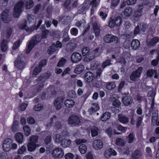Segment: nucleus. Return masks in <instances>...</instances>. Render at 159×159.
Instances as JSON below:
<instances>
[{
	"instance_id": "1",
	"label": "nucleus",
	"mask_w": 159,
	"mask_h": 159,
	"mask_svg": "<svg viewBox=\"0 0 159 159\" xmlns=\"http://www.w3.org/2000/svg\"><path fill=\"white\" fill-rule=\"evenodd\" d=\"M24 5L26 9L31 8L34 5L32 0H22L19 1L14 7L13 16L15 18H18L21 12V8Z\"/></svg>"
},
{
	"instance_id": "2",
	"label": "nucleus",
	"mask_w": 159,
	"mask_h": 159,
	"mask_svg": "<svg viewBox=\"0 0 159 159\" xmlns=\"http://www.w3.org/2000/svg\"><path fill=\"white\" fill-rule=\"evenodd\" d=\"M17 144L13 142L12 140L10 139H5L3 143L2 148L5 152H8L11 149L15 150L17 149Z\"/></svg>"
},
{
	"instance_id": "3",
	"label": "nucleus",
	"mask_w": 159,
	"mask_h": 159,
	"mask_svg": "<svg viewBox=\"0 0 159 159\" xmlns=\"http://www.w3.org/2000/svg\"><path fill=\"white\" fill-rule=\"evenodd\" d=\"M40 35H37L33 37L31 40L28 45L26 53H29L34 46L39 42L41 39Z\"/></svg>"
},
{
	"instance_id": "4",
	"label": "nucleus",
	"mask_w": 159,
	"mask_h": 159,
	"mask_svg": "<svg viewBox=\"0 0 159 159\" xmlns=\"http://www.w3.org/2000/svg\"><path fill=\"white\" fill-rule=\"evenodd\" d=\"M82 52L84 56H86L84 60L85 61H90L94 57L93 53L89 52V48L88 47H84L82 50Z\"/></svg>"
},
{
	"instance_id": "5",
	"label": "nucleus",
	"mask_w": 159,
	"mask_h": 159,
	"mask_svg": "<svg viewBox=\"0 0 159 159\" xmlns=\"http://www.w3.org/2000/svg\"><path fill=\"white\" fill-rule=\"evenodd\" d=\"M99 4L97 0H87L84 1L82 4V8L83 9H87L89 7L90 5L93 7H96Z\"/></svg>"
},
{
	"instance_id": "6",
	"label": "nucleus",
	"mask_w": 159,
	"mask_h": 159,
	"mask_svg": "<svg viewBox=\"0 0 159 159\" xmlns=\"http://www.w3.org/2000/svg\"><path fill=\"white\" fill-rule=\"evenodd\" d=\"M142 70V67H139L136 71L133 72L130 75V79L133 81H137L139 78Z\"/></svg>"
},
{
	"instance_id": "7",
	"label": "nucleus",
	"mask_w": 159,
	"mask_h": 159,
	"mask_svg": "<svg viewBox=\"0 0 159 159\" xmlns=\"http://www.w3.org/2000/svg\"><path fill=\"white\" fill-rule=\"evenodd\" d=\"M104 40L107 43L115 44L117 43L118 38L116 36L112 34H108L104 37Z\"/></svg>"
},
{
	"instance_id": "8",
	"label": "nucleus",
	"mask_w": 159,
	"mask_h": 159,
	"mask_svg": "<svg viewBox=\"0 0 159 159\" xmlns=\"http://www.w3.org/2000/svg\"><path fill=\"white\" fill-rule=\"evenodd\" d=\"M52 154L53 157L55 158H60L63 157L64 153L61 148H57L53 150Z\"/></svg>"
},
{
	"instance_id": "9",
	"label": "nucleus",
	"mask_w": 159,
	"mask_h": 159,
	"mask_svg": "<svg viewBox=\"0 0 159 159\" xmlns=\"http://www.w3.org/2000/svg\"><path fill=\"white\" fill-rule=\"evenodd\" d=\"M68 123L72 126H75L80 125V119L77 116L72 115L69 118Z\"/></svg>"
},
{
	"instance_id": "10",
	"label": "nucleus",
	"mask_w": 159,
	"mask_h": 159,
	"mask_svg": "<svg viewBox=\"0 0 159 159\" xmlns=\"http://www.w3.org/2000/svg\"><path fill=\"white\" fill-rule=\"evenodd\" d=\"M9 13V11L8 9H6L2 12L1 15V19L4 22L7 23L10 21Z\"/></svg>"
},
{
	"instance_id": "11",
	"label": "nucleus",
	"mask_w": 159,
	"mask_h": 159,
	"mask_svg": "<svg viewBox=\"0 0 159 159\" xmlns=\"http://www.w3.org/2000/svg\"><path fill=\"white\" fill-rule=\"evenodd\" d=\"M64 100L63 97H60L55 100L54 102V105L56 110H59L61 108Z\"/></svg>"
},
{
	"instance_id": "12",
	"label": "nucleus",
	"mask_w": 159,
	"mask_h": 159,
	"mask_svg": "<svg viewBox=\"0 0 159 159\" xmlns=\"http://www.w3.org/2000/svg\"><path fill=\"white\" fill-rule=\"evenodd\" d=\"M82 57L81 54L77 52L72 54L71 57V60L74 63H77L81 60Z\"/></svg>"
},
{
	"instance_id": "13",
	"label": "nucleus",
	"mask_w": 159,
	"mask_h": 159,
	"mask_svg": "<svg viewBox=\"0 0 159 159\" xmlns=\"http://www.w3.org/2000/svg\"><path fill=\"white\" fill-rule=\"evenodd\" d=\"M103 146L102 142L99 139L94 140L93 143V148L95 149L99 150L102 148Z\"/></svg>"
},
{
	"instance_id": "14",
	"label": "nucleus",
	"mask_w": 159,
	"mask_h": 159,
	"mask_svg": "<svg viewBox=\"0 0 159 159\" xmlns=\"http://www.w3.org/2000/svg\"><path fill=\"white\" fill-rule=\"evenodd\" d=\"M116 154V152L111 148L107 149L104 153L105 157L107 158H109L111 156H115Z\"/></svg>"
},
{
	"instance_id": "15",
	"label": "nucleus",
	"mask_w": 159,
	"mask_h": 159,
	"mask_svg": "<svg viewBox=\"0 0 159 159\" xmlns=\"http://www.w3.org/2000/svg\"><path fill=\"white\" fill-rule=\"evenodd\" d=\"M65 138V136L63 135V133L61 134H57L54 135L53 137V139L55 142L57 143H62L63 139Z\"/></svg>"
},
{
	"instance_id": "16",
	"label": "nucleus",
	"mask_w": 159,
	"mask_h": 159,
	"mask_svg": "<svg viewBox=\"0 0 159 159\" xmlns=\"http://www.w3.org/2000/svg\"><path fill=\"white\" fill-rule=\"evenodd\" d=\"M133 101L132 98L127 96L124 97L122 99L123 104L126 106L130 105L133 102Z\"/></svg>"
},
{
	"instance_id": "17",
	"label": "nucleus",
	"mask_w": 159,
	"mask_h": 159,
	"mask_svg": "<svg viewBox=\"0 0 159 159\" xmlns=\"http://www.w3.org/2000/svg\"><path fill=\"white\" fill-rule=\"evenodd\" d=\"M94 78V75L91 72H87L84 75V80L88 82L92 81Z\"/></svg>"
},
{
	"instance_id": "18",
	"label": "nucleus",
	"mask_w": 159,
	"mask_h": 159,
	"mask_svg": "<svg viewBox=\"0 0 159 159\" xmlns=\"http://www.w3.org/2000/svg\"><path fill=\"white\" fill-rule=\"evenodd\" d=\"M99 109L98 105L97 103H93L92 104V107L89 109L88 111L90 114H92L97 111Z\"/></svg>"
},
{
	"instance_id": "19",
	"label": "nucleus",
	"mask_w": 159,
	"mask_h": 159,
	"mask_svg": "<svg viewBox=\"0 0 159 159\" xmlns=\"http://www.w3.org/2000/svg\"><path fill=\"white\" fill-rule=\"evenodd\" d=\"M139 8L135 11L134 13V16L135 17H139L141 16L142 15V10L143 8V5L142 4H139Z\"/></svg>"
},
{
	"instance_id": "20",
	"label": "nucleus",
	"mask_w": 159,
	"mask_h": 159,
	"mask_svg": "<svg viewBox=\"0 0 159 159\" xmlns=\"http://www.w3.org/2000/svg\"><path fill=\"white\" fill-rule=\"evenodd\" d=\"M153 75L155 78H157L158 76V74L157 73V71L156 70L149 69L147 70V76L148 77H151Z\"/></svg>"
},
{
	"instance_id": "21",
	"label": "nucleus",
	"mask_w": 159,
	"mask_h": 159,
	"mask_svg": "<svg viewBox=\"0 0 159 159\" xmlns=\"http://www.w3.org/2000/svg\"><path fill=\"white\" fill-rule=\"evenodd\" d=\"M131 47L134 50L138 49L140 46V43L138 39H134L131 43Z\"/></svg>"
},
{
	"instance_id": "22",
	"label": "nucleus",
	"mask_w": 159,
	"mask_h": 159,
	"mask_svg": "<svg viewBox=\"0 0 159 159\" xmlns=\"http://www.w3.org/2000/svg\"><path fill=\"white\" fill-rule=\"evenodd\" d=\"M75 102L72 99H70L66 100L64 102L65 107L67 108H71L75 105Z\"/></svg>"
},
{
	"instance_id": "23",
	"label": "nucleus",
	"mask_w": 159,
	"mask_h": 159,
	"mask_svg": "<svg viewBox=\"0 0 159 159\" xmlns=\"http://www.w3.org/2000/svg\"><path fill=\"white\" fill-rule=\"evenodd\" d=\"M16 141L19 143H21L23 140V136L22 133L18 132L16 133L15 136Z\"/></svg>"
},
{
	"instance_id": "24",
	"label": "nucleus",
	"mask_w": 159,
	"mask_h": 159,
	"mask_svg": "<svg viewBox=\"0 0 159 159\" xmlns=\"http://www.w3.org/2000/svg\"><path fill=\"white\" fill-rule=\"evenodd\" d=\"M118 120L123 124H126L129 122V119L127 117L120 114L118 115Z\"/></svg>"
},
{
	"instance_id": "25",
	"label": "nucleus",
	"mask_w": 159,
	"mask_h": 159,
	"mask_svg": "<svg viewBox=\"0 0 159 159\" xmlns=\"http://www.w3.org/2000/svg\"><path fill=\"white\" fill-rule=\"evenodd\" d=\"M25 63L22 61L21 60H19V58L16 61L15 66L19 69H22L23 68L24 66Z\"/></svg>"
},
{
	"instance_id": "26",
	"label": "nucleus",
	"mask_w": 159,
	"mask_h": 159,
	"mask_svg": "<svg viewBox=\"0 0 159 159\" xmlns=\"http://www.w3.org/2000/svg\"><path fill=\"white\" fill-rule=\"evenodd\" d=\"M143 88L146 90H149L148 91V95L149 97H153L155 95V92L150 87L145 85L143 86Z\"/></svg>"
},
{
	"instance_id": "27",
	"label": "nucleus",
	"mask_w": 159,
	"mask_h": 159,
	"mask_svg": "<svg viewBox=\"0 0 159 159\" xmlns=\"http://www.w3.org/2000/svg\"><path fill=\"white\" fill-rule=\"evenodd\" d=\"M133 10L130 7H126L124 10L123 13L125 16L129 17L132 14Z\"/></svg>"
},
{
	"instance_id": "28",
	"label": "nucleus",
	"mask_w": 159,
	"mask_h": 159,
	"mask_svg": "<svg viewBox=\"0 0 159 159\" xmlns=\"http://www.w3.org/2000/svg\"><path fill=\"white\" fill-rule=\"evenodd\" d=\"M27 149L29 151L32 152L34 151L37 147L36 144L35 143H32L29 142L27 144Z\"/></svg>"
},
{
	"instance_id": "29",
	"label": "nucleus",
	"mask_w": 159,
	"mask_h": 159,
	"mask_svg": "<svg viewBox=\"0 0 159 159\" xmlns=\"http://www.w3.org/2000/svg\"><path fill=\"white\" fill-rule=\"evenodd\" d=\"M91 136L93 137L97 136L98 134L99 129L97 127L93 126L90 128Z\"/></svg>"
},
{
	"instance_id": "30",
	"label": "nucleus",
	"mask_w": 159,
	"mask_h": 159,
	"mask_svg": "<svg viewBox=\"0 0 159 159\" xmlns=\"http://www.w3.org/2000/svg\"><path fill=\"white\" fill-rule=\"evenodd\" d=\"M159 41V38L157 37L154 38L148 41V44L149 45L153 46Z\"/></svg>"
},
{
	"instance_id": "31",
	"label": "nucleus",
	"mask_w": 159,
	"mask_h": 159,
	"mask_svg": "<svg viewBox=\"0 0 159 159\" xmlns=\"http://www.w3.org/2000/svg\"><path fill=\"white\" fill-rule=\"evenodd\" d=\"M111 114L109 112H106L103 113L101 117V120L102 121H105L110 119Z\"/></svg>"
},
{
	"instance_id": "32",
	"label": "nucleus",
	"mask_w": 159,
	"mask_h": 159,
	"mask_svg": "<svg viewBox=\"0 0 159 159\" xmlns=\"http://www.w3.org/2000/svg\"><path fill=\"white\" fill-rule=\"evenodd\" d=\"M84 67L82 65H78L75 68L74 72L77 74H79L81 73L84 70Z\"/></svg>"
},
{
	"instance_id": "33",
	"label": "nucleus",
	"mask_w": 159,
	"mask_h": 159,
	"mask_svg": "<svg viewBox=\"0 0 159 159\" xmlns=\"http://www.w3.org/2000/svg\"><path fill=\"white\" fill-rule=\"evenodd\" d=\"M23 129L24 134L25 136H28L30 135L31 133V129L29 126L27 125H24L23 127Z\"/></svg>"
},
{
	"instance_id": "34",
	"label": "nucleus",
	"mask_w": 159,
	"mask_h": 159,
	"mask_svg": "<svg viewBox=\"0 0 159 159\" xmlns=\"http://www.w3.org/2000/svg\"><path fill=\"white\" fill-rule=\"evenodd\" d=\"M7 41L6 40H3L1 43V49L2 51L5 52L7 50L8 48V46L7 45Z\"/></svg>"
},
{
	"instance_id": "35",
	"label": "nucleus",
	"mask_w": 159,
	"mask_h": 159,
	"mask_svg": "<svg viewBox=\"0 0 159 159\" xmlns=\"http://www.w3.org/2000/svg\"><path fill=\"white\" fill-rule=\"evenodd\" d=\"M116 87V84L114 82H111L107 83L106 85V89L108 90H111L114 89Z\"/></svg>"
},
{
	"instance_id": "36",
	"label": "nucleus",
	"mask_w": 159,
	"mask_h": 159,
	"mask_svg": "<svg viewBox=\"0 0 159 159\" xmlns=\"http://www.w3.org/2000/svg\"><path fill=\"white\" fill-rule=\"evenodd\" d=\"M115 143L116 145L119 146H123L125 144V142L123 139L120 138L116 139Z\"/></svg>"
},
{
	"instance_id": "37",
	"label": "nucleus",
	"mask_w": 159,
	"mask_h": 159,
	"mask_svg": "<svg viewBox=\"0 0 159 159\" xmlns=\"http://www.w3.org/2000/svg\"><path fill=\"white\" fill-rule=\"evenodd\" d=\"M71 143L70 139H65V138L62 142L61 145L63 148H66L69 146Z\"/></svg>"
},
{
	"instance_id": "38",
	"label": "nucleus",
	"mask_w": 159,
	"mask_h": 159,
	"mask_svg": "<svg viewBox=\"0 0 159 159\" xmlns=\"http://www.w3.org/2000/svg\"><path fill=\"white\" fill-rule=\"evenodd\" d=\"M106 133L109 137H111L113 134H120V133L117 132L116 130H114L113 131H112L111 129V128H109L107 129L106 130Z\"/></svg>"
},
{
	"instance_id": "39",
	"label": "nucleus",
	"mask_w": 159,
	"mask_h": 159,
	"mask_svg": "<svg viewBox=\"0 0 159 159\" xmlns=\"http://www.w3.org/2000/svg\"><path fill=\"white\" fill-rule=\"evenodd\" d=\"M141 156L140 152L136 150L133 152L132 154V157L133 159H136L139 158Z\"/></svg>"
},
{
	"instance_id": "40",
	"label": "nucleus",
	"mask_w": 159,
	"mask_h": 159,
	"mask_svg": "<svg viewBox=\"0 0 159 159\" xmlns=\"http://www.w3.org/2000/svg\"><path fill=\"white\" fill-rule=\"evenodd\" d=\"M79 150L81 154H84L86 152L87 148L85 144H82L79 146Z\"/></svg>"
},
{
	"instance_id": "41",
	"label": "nucleus",
	"mask_w": 159,
	"mask_h": 159,
	"mask_svg": "<svg viewBox=\"0 0 159 159\" xmlns=\"http://www.w3.org/2000/svg\"><path fill=\"white\" fill-rule=\"evenodd\" d=\"M158 111L155 112V113L152 114V123L153 125H155L157 119Z\"/></svg>"
},
{
	"instance_id": "42",
	"label": "nucleus",
	"mask_w": 159,
	"mask_h": 159,
	"mask_svg": "<svg viewBox=\"0 0 159 159\" xmlns=\"http://www.w3.org/2000/svg\"><path fill=\"white\" fill-rule=\"evenodd\" d=\"M38 140V137L37 136L33 135L30 137L29 139V142L32 143H37Z\"/></svg>"
},
{
	"instance_id": "43",
	"label": "nucleus",
	"mask_w": 159,
	"mask_h": 159,
	"mask_svg": "<svg viewBox=\"0 0 159 159\" xmlns=\"http://www.w3.org/2000/svg\"><path fill=\"white\" fill-rule=\"evenodd\" d=\"M115 23L116 26H119L122 23V19L120 17H117L113 19Z\"/></svg>"
},
{
	"instance_id": "44",
	"label": "nucleus",
	"mask_w": 159,
	"mask_h": 159,
	"mask_svg": "<svg viewBox=\"0 0 159 159\" xmlns=\"http://www.w3.org/2000/svg\"><path fill=\"white\" fill-rule=\"evenodd\" d=\"M86 25V22L84 20H82L77 22L75 24L79 28L84 27Z\"/></svg>"
},
{
	"instance_id": "45",
	"label": "nucleus",
	"mask_w": 159,
	"mask_h": 159,
	"mask_svg": "<svg viewBox=\"0 0 159 159\" xmlns=\"http://www.w3.org/2000/svg\"><path fill=\"white\" fill-rule=\"evenodd\" d=\"M18 122L17 120H14L12 124L11 128V130L13 132H16L17 130V125Z\"/></svg>"
},
{
	"instance_id": "46",
	"label": "nucleus",
	"mask_w": 159,
	"mask_h": 159,
	"mask_svg": "<svg viewBox=\"0 0 159 159\" xmlns=\"http://www.w3.org/2000/svg\"><path fill=\"white\" fill-rule=\"evenodd\" d=\"M27 26L26 25V21L25 20L20 22L19 25V28L21 29L25 30Z\"/></svg>"
},
{
	"instance_id": "47",
	"label": "nucleus",
	"mask_w": 159,
	"mask_h": 159,
	"mask_svg": "<svg viewBox=\"0 0 159 159\" xmlns=\"http://www.w3.org/2000/svg\"><path fill=\"white\" fill-rule=\"evenodd\" d=\"M75 48V45L74 44L70 43L67 45L66 49L68 51H72Z\"/></svg>"
},
{
	"instance_id": "48",
	"label": "nucleus",
	"mask_w": 159,
	"mask_h": 159,
	"mask_svg": "<svg viewBox=\"0 0 159 159\" xmlns=\"http://www.w3.org/2000/svg\"><path fill=\"white\" fill-rule=\"evenodd\" d=\"M93 28L96 36H98L99 34L100 30L96 24L94 23L93 24Z\"/></svg>"
},
{
	"instance_id": "49",
	"label": "nucleus",
	"mask_w": 159,
	"mask_h": 159,
	"mask_svg": "<svg viewBox=\"0 0 159 159\" xmlns=\"http://www.w3.org/2000/svg\"><path fill=\"white\" fill-rule=\"evenodd\" d=\"M26 151V147L24 145L18 150L17 153L18 154H23Z\"/></svg>"
},
{
	"instance_id": "50",
	"label": "nucleus",
	"mask_w": 159,
	"mask_h": 159,
	"mask_svg": "<svg viewBox=\"0 0 159 159\" xmlns=\"http://www.w3.org/2000/svg\"><path fill=\"white\" fill-rule=\"evenodd\" d=\"M50 49H49L48 51L49 52V54L55 52L57 50V48L55 44H52L51 45L50 48Z\"/></svg>"
},
{
	"instance_id": "51",
	"label": "nucleus",
	"mask_w": 159,
	"mask_h": 159,
	"mask_svg": "<svg viewBox=\"0 0 159 159\" xmlns=\"http://www.w3.org/2000/svg\"><path fill=\"white\" fill-rule=\"evenodd\" d=\"M128 142L131 143L133 142L134 139V135L132 133L130 134L128 137Z\"/></svg>"
},
{
	"instance_id": "52",
	"label": "nucleus",
	"mask_w": 159,
	"mask_h": 159,
	"mask_svg": "<svg viewBox=\"0 0 159 159\" xmlns=\"http://www.w3.org/2000/svg\"><path fill=\"white\" fill-rule=\"evenodd\" d=\"M111 64V61L109 60H107L104 62L102 65V67L104 69L107 66H109Z\"/></svg>"
},
{
	"instance_id": "53",
	"label": "nucleus",
	"mask_w": 159,
	"mask_h": 159,
	"mask_svg": "<svg viewBox=\"0 0 159 159\" xmlns=\"http://www.w3.org/2000/svg\"><path fill=\"white\" fill-rule=\"evenodd\" d=\"M28 105L27 103H22L20 106L19 109L21 111H23L25 110Z\"/></svg>"
},
{
	"instance_id": "54",
	"label": "nucleus",
	"mask_w": 159,
	"mask_h": 159,
	"mask_svg": "<svg viewBox=\"0 0 159 159\" xmlns=\"http://www.w3.org/2000/svg\"><path fill=\"white\" fill-rule=\"evenodd\" d=\"M43 108L42 105L40 104H38L34 107V109L35 111H39L43 109Z\"/></svg>"
},
{
	"instance_id": "55",
	"label": "nucleus",
	"mask_w": 159,
	"mask_h": 159,
	"mask_svg": "<svg viewBox=\"0 0 159 159\" xmlns=\"http://www.w3.org/2000/svg\"><path fill=\"white\" fill-rule=\"evenodd\" d=\"M49 33V31L48 30H43L42 33V35L41 38L42 39H45L46 38L48 35Z\"/></svg>"
},
{
	"instance_id": "56",
	"label": "nucleus",
	"mask_w": 159,
	"mask_h": 159,
	"mask_svg": "<svg viewBox=\"0 0 159 159\" xmlns=\"http://www.w3.org/2000/svg\"><path fill=\"white\" fill-rule=\"evenodd\" d=\"M27 19L29 23H34V16L33 15H28Z\"/></svg>"
},
{
	"instance_id": "57",
	"label": "nucleus",
	"mask_w": 159,
	"mask_h": 159,
	"mask_svg": "<svg viewBox=\"0 0 159 159\" xmlns=\"http://www.w3.org/2000/svg\"><path fill=\"white\" fill-rule=\"evenodd\" d=\"M74 157V154L71 153H67L64 156L65 159H73Z\"/></svg>"
},
{
	"instance_id": "58",
	"label": "nucleus",
	"mask_w": 159,
	"mask_h": 159,
	"mask_svg": "<svg viewBox=\"0 0 159 159\" xmlns=\"http://www.w3.org/2000/svg\"><path fill=\"white\" fill-rule=\"evenodd\" d=\"M41 69V68L40 66H36L34 71L33 74L35 75H38L40 72Z\"/></svg>"
},
{
	"instance_id": "59",
	"label": "nucleus",
	"mask_w": 159,
	"mask_h": 159,
	"mask_svg": "<svg viewBox=\"0 0 159 159\" xmlns=\"http://www.w3.org/2000/svg\"><path fill=\"white\" fill-rule=\"evenodd\" d=\"M98 64L97 61H93L91 64V67L92 69L94 70L96 69L98 66Z\"/></svg>"
},
{
	"instance_id": "60",
	"label": "nucleus",
	"mask_w": 159,
	"mask_h": 159,
	"mask_svg": "<svg viewBox=\"0 0 159 159\" xmlns=\"http://www.w3.org/2000/svg\"><path fill=\"white\" fill-rule=\"evenodd\" d=\"M127 128L124 127L121 125H119L117 127V129L119 131L125 133L127 131Z\"/></svg>"
},
{
	"instance_id": "61",
	"label": "nucleus",
	"mask_w": 159,
	"mask_h": 159,
	"mask_svg": "<svg viewBox=\"0 0 159 159\" xmlns=\"http://www.w3.org/2000/svg\"><path fill=\"white\" fill-rule=\"evenodd\" d=\"M41 7V5L39 4L36 6L34 8L33 12L34 14H37L39 11L40 8Z\"/></svg>"
},
{
	"instance_id": "62",
	"label": "nucleus",
	"mask_w": 159,
	"mask_h": 159,
	"mask_svg": "<svg viewBox=\"0 0 159 159\" xmlns=\"http://www.w3.org/2000/svg\"><path fill=\"white\" fill-rule=\"evenodd\" d=\"M70 33L72 35L76 36L78 33V30L75 28H73L70 30Z\"/></svg>"
},
{
	"instance_id": "63",
	"label": "nucleus",
	"mask_w": 159,
	"mask_h": 159,
	"mask_svg": "<svg viewBox=\"0 0 159 159\" xmlns=\"http://www.w3.org/2000/svg\"><path fill=\"white\" fill-rule=\"evenodd\" d=\"M121 103L118 100H115L112 103V105L115 107H118L120 106Z\"/></svg>"
},
{
	"instance_id": "64",
	"label": "nucleus",
	"mask_w": 159,
	"mask_h": 159,
	"mask_svg": "<svg viewBox=\"0 0 159 159\" xmlns=\"http://www.w3.org/2000/svg\"><path fill=\"white\" fill-rule=\"evenodd\" d=\"M66 62V60L65 59H62L59 61L57 66L58 67H61L65 64Z\"/></svg>"
}]
</instances>
